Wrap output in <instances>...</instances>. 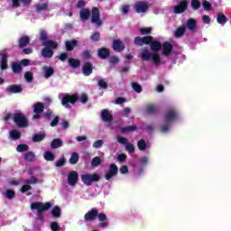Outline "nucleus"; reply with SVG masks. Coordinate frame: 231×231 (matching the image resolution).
Returning a JSON list of instances; mask_svg holds the SVG:
<instances>
[{
  "mask_svg": "<svg viewBox=\"0 0 231 231\" xmlns=\"http://www.w3.org/2000/svg\"><path fill=\"white\" fill-rule=\"evenodd\" d=\"M140 57L143 59V60L153 62V64H160V62H162V58L160 57V54H158L156 51L151 52L147 49L141 50Z\"/></svg>",
  "mask_w": 231,
  "mask_h": 231,
  "instance_id": "obj_1",
  "label": "nucleus"
},
{
  "mask_svg": "<svg viewBox=\"0 0 231 231\" xmlns=\"http://www.w3.org/2000/svg\"><path fill=\"white\" fill-rule=\"evenodd\" d=\"M51 208V204L50 202L42 203V202H32L31 204L32 210H38L37 216L38 217H42V212H46Z\"/></svg>",
  "mask_w": 231,
  "mask_h": 231,
  "instance_id": "obj_2",
  "label": "nucleus"
},
{
  "mask_svg": "<svg viewBox=\"0 0 231 231\" xmlns=\"http://www.w3.org/2000/svg\"><path fill=\"white\" fill-rule=\"evenodd\" d=\"M42 44L43 46H45V48L42 51V57H46L49 59L53 57V51L51 50H55V48H57V43L53 41H47L43 42Z\"/></svg>",
  "mask_w": 231,
  "mask_h": 231,
  "instance_id": "obj_3",
  "label": "nucleus"
},
{
  "mask_svg": "<svg viewBox=\"0 0 231 231\" xmlns=\"http://www.w3.org/2000/svg\"><path fill=\"white\" fill-rule=\"evenodd\" d=\"M81 181L84 183V185H87V187H91L93 183H97V181H100V174L98 173L83 174L81 175Z\"/></svg>",
  "mask_w": 231,
  "mask_h": 231,
  "instance_id": "obj_4",
  "label": "nucleus"
},
{
  "mask_svg": "<svg viewBox=\"0 0 231 231\" xmlns=\"http://www.w3.org/2000/svg\"><path fill=\"white\" fill-rule=\"evenodd\" d=\"M59 98L61 100V104L63 107H70V104L73 105L77 100H79V96L78 95H60Z\"/></svg>",
  "mask_w": 231,
  "mask_h": 231,
  "instance_id": "obj_5",
  "label": "nucleus"
},
{
  "mask_svg": "<svg viewBox=\"0 0 231 231\" xmlns=\"http://www.w3.org/2000/svg\"><path fill=\"white\" fill-rule=\"evenodd\" d=\"M13 120L18 127H28V119L24 116V114L17 112L14 114Z\"/></svg>",
  "mask_w": 231,
  "mask_h": 231,
  "instance_id": "obj_6",
  "label": "nucleus"
},
{
  "mask_svg": "<svg viewBox=\"0 0 231 231\" xmlns=\"http://www.w3.org/2000/svg\"><path fill=\"white\" fill-rule=\"evenodd\" d=\"M91 23L96 24V26H102V20H100V11L97 7L92 9Z\"/></svg>",
  "mask_w": 231,
  "mask_h": 231,
  "instance_id": "obj_7",
  "label": "nucleus"
},
{
  "mask_svg": "<svg viewBox=\"0 0 231 231\" xmlns=\"http://www.w3.org/2000/svg\"><path fill=\"white\" fill-rule=\"evenodd\" d=\"M39 180L36 178H32L31 180H25L23 181L24 185H23V187L21 188L20 191L24 193V192H28V190H32V186L30 185H33L35 183H39Z\"/></svg>",
  "mask_w": 231,
  "mask_h": 231,
  "instance_id": "obj_8",
  "label": "nucleus"
},
{
  "mask_svg": "<svg viewBox=\"0 0 231 231\" xmlns=\"http://www.w3.org/2000/svg\"><path fill=\"white\" fill-rule=\"evenodd\" d=\"M79 181V173L75 171L69 172L68 174V183L70 187H75Z\"/></svg>",
  "mask_w": 231,
  "mask_h": 231,
  "instance_id": "obj_9",
  "label": "nucleus"
},
{
  "mask_svg": "<svg viewBox=\"0 0 231 231\" xmlns=\"http://www.w3.org/2000/svg\"><path fill=\"white\" fill-rule=\"evenodd\" d=\"M152 41V36H145L143 38L142 37H135L134 39V44L137 46H143V44H150Z\"/></svg>",
  "mask_w": 231,
  "mask_h": 231,
  "instance_id": "obj_10",
  "label": "nucleus"
},
{
  "mask_svg": "<svg viewBox=\"0 0 231 231\" xmlns=\"http://www.w3.org/2000/svg\"><path fill=\"white\" fill-rule=\"evenodd\" d=\"M116 174H118V167H116V164H111L108 171L105 175V179L109 180L111 178H114V176H116Z\"/></svg>",
  "mask_w": 231,
  "mask_h": 231,
  "instance_id": "obj_11",
  "label": "nucleus"
},
{
  "mask_svg": "<svg viewBox=\"0 0 231 231\" xmlns=\"http://www.w3.org/2000/svg\"><path fill=\"white\" fill-rule=\"evenodd\" d=\"M176 118H178V113H176V110H170L164 116V122L169 124L170 122L176 120Z\"/></svg>",
  "mask_w": 231,
  "mask_h": 231,
  "instance_id": "obj_12",
  "label": "nucleus"
},
{
  "mask_svg": "<svg viewBox=\"0 0 231 231\" xmlns=\"http://www.w3.org/2000/svg\"><path fill=\"white\" fill-rule=\"evenodd\" d=\"M135 10L137 14H145L149 10V5L145 2H139L135 4Z\"/></svg>",
  "mask_w": 231,
  "mask_h": 231,
  "instance_id": "obj_13",
  "label": "nucleus"
},
{
  "mask_svg": "<svg viewBox=\"0 0 231 231\" xmlns=\"http://www.w3.org/2000/svg\"><path fill=\"white\" fill-rule=\"evenodd\" d=\"M33 111L35 115L33 116V120H37V118L41 117L40 113H42L44 111V105L42 103H37L33 106Z\"/></svg>",
  "mask_w": 231,
  "mask_h": 231,
  "instance_id": "obj_14",
  "label": "nucleus"
},
{
  "mask_svg": "<svg viewBox=\"0 0 231 231\" xmlns=\"http://www.w3.org/2000/svg\"><path fill=\"white\" fill-rule=\"evenodd\" d=\"M113 50L115 51H117L118 53H120V51H124V50H125V45L124 44V42L120 40L114 41Z\"/></svg>",
  "mask_w": 231,
  "mask_h": 231,
  "instance_id": "obj_15",
  "label": "nucleus"
},
{
  "mask_svg": "<svg viewBox=\"0 0 231 231\" xmlns=\"http://www.w3.org/2000/svg\"><path fill=\"white\" fill-rule=\"evenodd\" d=\"M97 216H98V210L91 209L85 215V221H95Z\"/></svg>",
  "mask_w": 231,
  "mask_h": 231,
  "instance_id": "obj_16",
  "label": "nucleus"
},
{
  "mask_svg": "<svg viewBox=\"0 0 231 231\" xmlns=\"http://www.w3.org/2000/svg\"><path fill=\"white\" fill-rule=\"evenodd\" d=\"M172 51V45L169 42H164L162 44V55L165 57H169L171 55V52Z\"/></svg>",
  "mask_w": 231,
  "mask_h": 231,
  "instance_id": "obj_17",
  "label": "nucleus"
},
{
  "mask_svg": "<svg viewBox=\"0 0 231 231\" xmlns=\"http://www.w3.org/2000/svg\"><path fill=\"white\" fill-rule=\"evenodd\" d=\"M186 26L190 32H196L198 22H196L195 19L190 18L187 21Z\"/></svg>",
  "mask_w": 231,
  "mask_h": 231,
  "instance_id": "obj_18",
  "label": "nucleus"
},
{
  "mask_svg": "<svg viewBox=\"0 0 231 231\" xmlns=\"http://www.w3.org/2000/svg\"><path fill=\"white\" fill-rule=\"evenodd\" d=\"M101 118L104 122H111V118H113V115L107 109H104L101 112Z\"/></svg>",
  "mask_w": 231,
  "mask_h": 231,
  "instance_id": "obj_19",
  "label": "nucleus"
},
{
  "mask_svg": "<svg viewBox=\"0 0 231 231\" xmlns=\"http://www.w3.org/2000/svg\"><path fill=\"white\" fill-rule=\"evenodd\" d=\"M187 10V2L182 1L179 5L175 6V14H182Z\"/></svg>",
  "mask_w": 231,
  "mask_h": 231,
  "instance_id": "obj_20",
  "label": "nucleus"
},
{
  "mask_svg": "<svg viewBox=\"0 0 231 231\" xmlns=\"http://www.w3.org/2000/svg\"><path fill=\"white\" fill-rule=\"evenodd\" d=\"M89 15H91L89 9H82L79 13L81 21H88V19H89Z\"/></svg>",
  "mask_w": 231,
  "mask_h": 231,
  "instance_id": "obj_21",
  "label": "nucleus"
},
{
  "mask_svg": "<svg viewBox=\"0 0 231 231\" xmlns=\"http://www.w3.org/2000/svg\"><path fill=\"white\" fill-rule=\"evenodd\" d=\"M7 93H21L23 91V88H21V86L18 85H12L9 88H6Z\"/></svg>",
  "mask_w": 231,
  "mask_h": 231,
  "instance_id": "obj_22",
  "label": "nucleus"
},
{
  "mask_svg": "<svg viewBox=\"0 0 231 231\" xmlns=\"http://www.w3.org/2000/svg\"><path fill=\"white\" fill-rule=\"evenodd\" d=\"M3 196L6 199H14L15 198V191L14 189H5L3 191Z\"/></svg>",
  "mask_w": 231,
  "mask_h": 231,
  "instance_id": "obj_23",
  "label": "nucleus"
},
{
  "mask_svg": "<svg viewBox=\"0 0 231 231\" xmlns=\"http://www.w3.org/2000/svg\"><path fill=\"white\" fill-rule=\"evenodd\" d=\"M42 73H43L45 79H50V77H51V75H53V73H54L53 68H51V67H43L42 68Z\"/></svg>",
  "mask_w": 231,
  "mask_h": 231,
  "instance_id": "obj_24",
  "label": "nucleus"
},
{
  "mask_svg": "<svg viewBox=\"0 0 231 231\" xmlns=\"http://www.w3.org/2000/svg\"><path fill=\"white\" fill-rule=\"evenodd\" d=\"M226 21H227L226 16H225L223 13H218L217 14V22L218 23V24L225 26V24H226Z\"/></svg>",
  "mask_w": 231,
  "mask_h": 231,
  "instance_id": "obj_25",
  "label": "nucleus"
},
{
  "mask_svg": "<svg viewBox=\"0 0 231 231\" xmlns=\"http://www.w3.org/2000/svg\"><path fill=\"white\" fill-rule=\"evenodd\" d=\"M150 48L152 51H160L162 50V43L160 42H150Z\"/></svg>",
  "mask_w": 231,
  "mask_h": 231,
  "instance_id": "obj_26",
  "label": "nucleus"
},
{
  "mask_svg": "<svg viewBox=\"0 0 231 231\" xmlns=\"http://www.w3.org/2000/svg\"><path fill=\"white\" fill-rule=\"evenodd\" d=\"M9 136L11 140H19V138H21V132L17 130H11L9 132Z\"/></svg>",
  "mask_w": 231,
  "mask_h": 231,
  "instance_id": "obj_27",
  "label": "nucleus"
},
{
  "mask_svg": "<svg viewBox=\"0 0 231 231\" xmlns=\"http://www.w3.org/2000/svg\"><path fill=\"white\" fill-rule=\"evenodd\" d=\"M83 73L86 75V77L89 76L90 73H93V67L87 63L83 66Z\"/></svg>",
  "mask_w": 231,
  "mask_h": 231,
  "instance_id": "obj_28",
  "label": "nucleus"
},
{
  "mask_svg": "<svg viewBox=\"0 0 231 231\" xmlns=\"http://www.w3.org/2000/svg\"><path fill=\"white\" fill-rule=\"evenodd\" d=\"M98 57H100V59H106L109 57V50L106 48L100 49L98 51Z\"/></svg>",
  "mask_w": 231,
  "mask_h": 231,
  "instance_id": "obj_29",
  "label": "nucleus"
},
{
  "mask_svg": "<svg viewBox=\"0 0 231 231\" xmlns=\"http://www.w3.org/2000/svg\"><path fill=\"white\" fill-rule=\"evenodd\" d=\"M51 214L55 218H59L60 217L62 211L60 210L59 206H55L51 210Z\"/></svg>",
  "mask_w": 231,
  "mask_h": 231,
  "instance_id": "obj_30",
  "label": "nucleus"
},
{
  "mask_svg": "<svg viewBox=\"0 0 231 231\" xmlns=\"http://www.w3.org/2000/svg\"><path fill=\"white\" fill-rule=\"evenodd\" d=\"M46 138V134L44 133H41V134H35L32 136V142H42V139Z\"/></svg>",
  "mask_w": 231,
  "mask_h": 231,
  "instance_id": "obj_31",
  "label": "nucleus"
},
{
  "mask_svg": "<svg viewBox=\"0 0 231 231\" xmlns=\"http://www.w3.org/2000/svg\"><path fill=\"white\" fill-rule=\"evenodd\" d=\"M51 149H59L62 147V141L60 139H54L51 143Z\"/></svg>",
  "mask_w": 231,
  "mask_h": 231,
  "instance_id": "obj_32",
  "label": "nucleus"
},
{
  "mask_svg": "<svg viewBox=\"0 0 231 231\" xmlns=\"http://www.w3.org/2000/svg\"><path fill=\"white\" fill-rule=\"evenodd\" d=\"M69 64L71 68H79V66H80V60L73 58H69Z\"/></svg>",
  "mask_w": 231,
  "mask_h": 231,
  "instance_id": "obj_33",
  "label": "nucleus"
},
{
  "mask_svg": "<svg viewBox=\"0 0 231 231\" xmlns=\"http://www.w3.org/2000/svg\"><path fill=\"white\" fill-rule=\"evenodd\" d=\"M30 44V38L28 36H23L20 39V47L24 48Z\"/></svg>",
  "mask_w": 231,
  "mask_h": 231,
  "instance_id": "obj_34",
  "label": "nucleus"
},
{
  "mask_svg": "<svg viewBox=\"0 0 231 231\" xmlns=\"http://www.w3.org/2000/svg\"><path fill=\"white\" fill-rule=\"evenodd\" d=\"M78 162H79V153L77 152L71 153L69 163H71V165H76V163Z\"/></svg>",
  "mask_w": 231,
  "mask_h": 231,
  "instance_id": "obj_35",
  "label": "nucleus"
},
{
  "mask_svg": "<svg viewBox=\"0 0 231 231\" xmlns=\"http://www.w3.org/2000/svg\"><path fill=\"white\" fill-rule=\"evenodd\" d=\"M138 149L140 151H145L147 147H149V145H147V143H145V141L143 139H141L138 143H137Z\"/></svg>",
  "mask_w": 231,
  "mask_h": 231,
  "instance_id": "obj_36",
  "label": "nucleus"
},
{
  "mask_svg": "<svg viewBox=\"0 0 231 231\" xmlns=\"http://www.w3.org/2000/svg\"><path fill=\"white\" fill-rule=\"evenodd\" d=\"M185 30H186L185 25H182V26L179 27L175 31V37H181V36H183V33H185Z\"/></svg>",
  "mask_w": 231,
  "mask_h": 231,
  "instance_id": "obj_37",
  "label": "nucleus"
},
{
  "mask_svg": "<svg viewBox=\"0 0 231 231\" xmlns=\"http://www.w3.org/2000/svg\"><path fill=\"white\" fill-rule=\"evenodd\" d=\"M43 156L47 162H53L55 160V155L51 152H45Z\"/></svg>",
  "mask_w": 231,
  "mask_h": 231,
  "instance_id": "obj_38",
  "label": "nucleus"
},
{
  "mask_svg": "<svg viewBox=\"0 0 231 231\" xmlns=\"http://www.w3.org/2000/svg\"><path fill=\"white\" fill-rule=\"evenodd\" d=\"M75 46H77V41H75V40L66 42V48H67L68 51H71V50H73V48H75Z\"/></svg>",
  "mask_w": 231,
  "mask_h": 231,
  "instance_id": "obj_39",
  "label": "nucleus"
},
{
  "mask_svg": "<svg viewBox=\"0 0 231 231\" xmlns=\"http://www.w3.org/2000/svg\"><path fill=\"white\" fill-rule=\"evenodd\" d=\"M51 231H64V229H62V227H60V226L57 222L51 223Z\"/></svg>",
  "mask_w": 231,
  "mask_h": 231,
  "instance_id": "obj_40",
  "label": "nucleus"
},
{
  "mask_svg": "<svg viewBox=\"0 0 231 231\" xmlns=\"http://www.w3.org/2000/svg\"><path fill=\"white\" fill-rule=\"evenodd\" d=\"M133 131H136V125H130V126L123 127L121 129V133H133Z\"/></svg>",
  "mask_w": 231,
  "mask_h": 231,
  "instance_id": "obj_41",
  "label": "nucleus"
},
{
  "mask_svg": "<svg viewBox=\"0 0 231 231\" xmlns=\"http://www.w3.org/2000/svg\"><path fill=\"white\" fill-rule=\"evenodd\" d=\"M8 60H6V56L2 55L1 58V69H6V68H8Z\"/></svg>",
  "mask_w": 231,
  "mask_h": 231,
  "instance_id": "obj_42",
  "label": "nucleus"
},
{
  "mask_svg": "<svg viewBox=\"0 0 231 231\" xmlns=\"http://www.w3.org/2000/svg\"><path fill=\"white\" fill-rule=\"evenodd\" d=\"M24 160H26L27 162H32V160H35V153H33L32 152H28L24 155Z\"/></svg>",
  "mask_w": 231,
  "mask_h": 231,
  "instance_id": "obj_43",
  "label": "nucleus"
},
{
  "mask_svg": "<svg viewBox=\"0 0 231 231\" xmlns=\"http://www.w3.org/2000/svg\"><path fill=\"white\" fill-rule=\"evenodd\" d=\"M13 71L14 73H21V71H23V67H21V63L13 64Z\"/></svg>",
  "mask_w": 231,
  "mask_h": 231,
  "instance_id": "obj_44",
  "label": "nucleus"
},
{
  "mask_svg": "<svg viewBox=\"0 0 231 231\" xmlns=\"http://www.w3.org/2000/svg\"><path fill=\"white\" fill-rule=\"evenodd\" d=\"M101 163L102 160L100 159V157H95L91 162L92 167H98V165H100Z\"/></svg>",
  "mask_w": 231,
  "mask_h": 231,
  "instance_id": "obj_45",
  "label": "nucleus"
},
{
  "mask_svg": "<svg viewBox=\"0 0 231 231\" xmlns=\"http://www.w3.org/2000/svg\"><path fill=\"white\" fill-rule=\"evenodd\" d=\"M139 31L141 32L142 35H149V33H151V32H152V28L144 27V28L139 29Z\"/></svg>",
  "mask_w": 231,
  "mask_h": 231,
  "instance_id": "obj_46",
  "label": "nucleus"
},
{
  "mask_svg": "<svg viewBox=\"0 0 231 231\" xmlns=\"http://www.w3.org/2000/svg\"><path fill=\"white\" fill-rule=\"evenodd\" d=\"M24 79L27 82H32L33 80V73L30 71L25 72Z\"/></svg>",
  "mask_w": 231,
  "mask_h": 231,
  "instance_id": "obj_47",
  "label": "nucleus"
},
{
  "mask_svg": "<svg viewBox=\"0 0 231 231\" xmlns=\"http://www.w3.org/2000/svg\"><path fill=\"white\" fill-rule=\"evenodd\" d=\"M102 145H104V140H97V141L94 142L92 147L94 149H100V147H102Z\"/></svg>",
  "mask_w": 231,
  "mask_h": 231,
  "instance_id": "obj_48",
  "label": "nucleus"
},
{
  "mask_svg": "<svg viewBox=\"0 0 231 231\" xmlns=\"http://www.w3.org/2000/svg\"><path fill=\"white\" fill-rule=\"evenodd\" d=\"M16 151L18 152H24L26 151H28V145L26 144H19L16 148Z\"/></svg>",
  "mask_w": 231,
  "mask_h": 231,
  "instance_id": "obj_49",
  "label": "nucleus"
},
{
  "mask_svg": "<svg viewBox=\"0 0 231 231\" xmlns=\"http://www.w3.org/2000/svg\"><path fill=\"white\" fill-rule=\"evenodd\" d=\"M132 88L136 93H142V86L138 83H132Z\"/></svg>",
  "mask_w": 231,
  "mask_h": 231,
  "instance_id": "obj_50",
  "label": "nucleus"
},
{
  "mask_svg": "<svg viewBox=\"0 0 231 231\" xmlns=\"http://www.w3.org/2000/svg\"><path fill=\"white\" fill-rule=\"evenodd\" d=\"M201 6V4L198 0L191 1V7L193 10H198Z\"/></svg>",
  "mask_w": 231,
  "mask_h": 231,
  "instance_id": "obj_51",
  "label": "nucleus"
},
{
  "mask_svg": "<svg viewBox=\"0 0 231 231\" xmlns=\"http://www.w3.org/2000/svg\"><path fill=\"white\" fill-rule=\"evenodd\" d=\"M36 10L38 12H43L44 10H48V4H42L36 6Z\"/></svg>",
  "mask_w": 231,
  "mask_h": 231,
  "instance_id": "obj_52",
  "label": "nucleus"
},
{
  "mask_svg": "<svg viewBox=\"0 0 231 231\" xmlns=\"http://www.w3.org/2000/svg\"><path fill=\"white\" fill-rule=\"evenodd\" d=\"M116 140H117L118 143H121L122 145H125V143L127 144V138H125V137L117 135Z\"/></svg>",
  "mask_w": 231,
  "mask_h": 231,
  "instance_id": "obj_53",
  "label": "nucleus"
},
{
  "mask_svg": "<svg viewBox=\"0 0 231 231\" xmlns=\"http://www.w3.org/2000/svg\"><path fill=\"white\" fill-rule=\"evenodd\" d=\"M97 84L100 86V88H103V89H106L107 88V82L102 79H97Z\"/></svg>",
  "mask_w": 231,
  "mask_h": 231,
  "instance_id": "obj_54",
  "label": "nucleus"
},
{
  "mask_svg": "<svg viewBox=\"0 0 231 231\" xmlns=\"http://www.w3.org/2000/svg\"><path fill=\"white\" fill-rule=\"evenodd\" d=\"M202 6H203L204 10H211L212 9V5H210L209 2L207 0H204L202 2Z\"/></svg>",
  "mask_w": 231,
  "mask_h": 231,
  "instance_id": "obj_55",
  "label": "nucleus"
},
{
  "mask_svg": "<svg viewBox=\"0 0 231 231\" xmlns=\"http://www.w3.org/2000/svg\"><path fill=\"white\" fill-rule=\"evenodd\" d=\"M98 221H107V216L104 213H99L97 215Z\"/></svg>",
  "mask_w": 231,
  "mask_h": 231,
  "instance_id": "obj_56",
  "label": "nucleus"
},
{
  "mask_svg": "<svg viewBox=\"0 0 231 231\" xmlns=\"http://www.w3.org/2000/svg\"><path fill=\"white\" fill-rule=\"evenodd\" d=\"M91 41L97 42V41H100V33L98 32H94L91 36H90Z\"/></svg>",
  "mask_w": 231,
  "mask_h": 231,
  "instance_id": "obj_57",
  "label": "nucleus"
},
{
  "mask_svg": "<svg viewBox=\"0 0 231 231\" xmlns=\"http://www.w3.org/2000/svg\"><path fill=\"white\" fill-rule=\"evenodd\" d=\"M120 62V60H118V57L113 56L109 59V63L110 64H118Z\"/></svg>",
  "mask_w": 231,
  "mask_h": 231,
  "instance_id": "obj_58",
  "label": "nucleus"
},
{
  "mask_svg": "<svg viewBox=\"0 0 231 231\" xmlns=\"http://www.w3.org/2000/svg\"><path fill=\"white\" fill-rule=\"evenodd\" d=\"M125 149L128 152H134V145L133 143H126Z\"/></svg>",
  "mask_w": 231,
  "mask_h": 231,
  "instance_id": "obj_59",
  "label": "nucleus"
},
{
  "mask_svg": "<svg viewBox=\"0 0 231 231\" xmlns=\"http://www.w3.org/2000/svg\"><path fill=\"white\" fill-rule=\"evenodd\" d=\"M65 163H66V161L63 158H61L58 162H56L55 165L57 167H62Z\"/></svg>",
  "mask_w": 231,
  "mask_h": 231,
  "instance_id": "obj_60",
  "label": "nucleus"
},
{
  "mask_svg": "<svg viewBox=\"0 0 231 231\" xmlns=\"http://www.w3.org/2000/svg\"><path fill=\"white\" fill-rule=\"evenodd\" d=\"M141 165H147L149 163V158L148 157H143L140 159Z\"/></svg>",
  "mask_w": 231,
  "mask_h": 231,
  "instance_id": "obj_61",
  "label": "nucleus"
},
{
  "mask_svg": "<svg viewBox=\"0 0 231 231\" xmlns=\"http://www.w3.org/2000/svg\"><path fill=\"white\" fill-rule=\"evenodd\" d=\"M120 172L121 174H127V172H129V169L127 168V166H122L120 168Z\"/></svg>",
  "mask_w": 231,
  "mask_h": 231,
  "instance_id": "obj_62",
  "label": "nucleus"
},
{
  "mask_svg": "<svg viewBox=\"0 0 231 231\" xmlns=\"http://www.w3.org/2000/svg\"><path fill=\"white\" fill-rule=\"evenodd\" d=\"M202 21L203 23H205L206 24H210V16L208 15H204L202 17Z\"/></svg>",
  "mask_w": 231,
  "mask_h": 231,
  "instance_id": "obj_63",
  "label": "nucleus"
},
{
  "mask_svg": "<svg viewBox=\"0 0 231 231\" xmlns=\"http://www.w3.org/2000/svg\"><path fill=\"white\" fill-rule=\"evenodd\" d=\"M121 11L122 14H129V5H123Z\"/></svg>",
  "mask_w": 231,
  "mask_h": 231,
  "instance_id": "obj_64",
  "label": "nucleus"
}]
</instances>
